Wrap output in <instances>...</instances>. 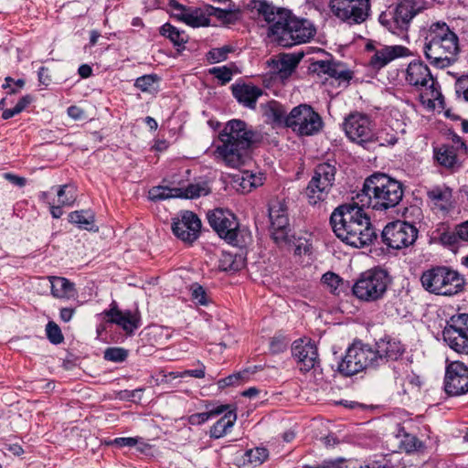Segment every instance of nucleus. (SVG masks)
I'll return each mask as SVG.
<instances>
[{
  "label": "nucleus",
  "instance_id": "nucleus-28",
  "mask_svg": "<svg viewBox=\"0 0 468 468\" xmlns=\"http://www.w3.org/2000/svg\"><path fill=\"white\" fill-rule=\"evenodd\" d=\"M107 315L112 323L120 325L127 333H133L139 326V319L131 311L122 312L112 308Z\"/></svg>",
  "mask_w": 468,
  "mask_h": 468
},
{
  "label": "nucleus",
  "instance_id": "nucleus-32",
  "mask_svg": "<svg viewBox=\"0 0 468 468\" xmlns=\"http://www.w3.org/2000/svg\"><path fill=\"white\" fill-rule=\"evenodd\" d=\"M69 220L72 224L77 225L80 229L85 230H93L94 229V215L90 210H77L70 212Z\"/></svg>",
  "mask_w": 468,
  "mask_h": 468
},
{
  "label": "nucleus",
  "instance_id": "nucleus-30",
  "mask_svg": "<svg viewBox=\"0 0 468 468\" xmlns=\"http://www.w3.org/2000/svg\"><path fill=\"white\" fill-rule=\"evenodd\" d=\"M300 58L291 54H282L272 60L273 69L281 79H286L297 67Z\"/></svg>",
  "mask_w": 468,
  "mask_h": 468
},
{
  "label": "nucleus",
  "instance_id": "nucleus-26",
  "mask_svg": "<svg viewBox=\"0 0 468 468\" xmlns=\"http://www.w3.org/2000/svg\"><path fill=\"white\" fill-rule=\"evenodd\" d=\"M237 420V414L230 407L224 412V415L214 423L208 431L211 439L218 440L227 435L233 428Z\"/></svg>",
  "mask_w": 468,
  "mask_h": 468
},
{
  "label": "nucleus",
  "instance_id": "nucleus-52",
  "mask_svg": "<svg viewBox=\"0 0 468 468\" xmlns=\"http://www.w3.org/2000/svg\"><path fill=\"white\" fill-rule=\"evenodd\" d=\"M352 72L343 63L336 66L335 71L331 76L338 80L348 82L352 79Z\"/></svg>",
  "mask_w": 468,
  "mask_h": 468
},
{
  "label": "nucleus",
  "instance_id": "nucleus-55",
  "mask_svg": "<svg viewBox=\"0 0 468 468\" xmlns=\"http://www.w3.org/2000/svg\"><path fill=\"white\" fill-rule=\"evenodd\" d=\"M170 6L172 7L174 16L184 22L189 8L185 7L176 1H171Z\"/></svg>",
  "mask_w": 468,
  "mask_h": 468
},
{
  "label": "nucleus",
  "instance_id": "nucleus-2",
  "mask_svg": "<svg viewBox=\"0 0 468 468\" xmlns=\"http://www.w3.org/2000/svg\"><path fill=\"white\" fill-rule=\"evenodd\" d=\"M364 207L357 204V198L354 197L352 202L337 207L330 217L336 237L355 248L368 246L377 238Z\"/></svg>",
  "mask_w": 468,
  "mask_h": 468
},
{
  "label": "nucleus",
  "instance_id": "nucleus-50",
  "mask_svg": "<svg viewBox=\"0 0 468 468\" xmlns=\"http://www.w3.org/2000/svg\"><path fill=\"white\" fill-rule=\"evenodd\" d=\"M455 91L459 97L468 101V75L460 77L455 82Z\"/></svg>",
  "mask_w": 468,
  "mask_h": 468
},
{
  "label": "nucleus",
  "instance_id": "nucleus-63",
  "mask_svg": "<svg viewBox=\"0 0 468 468\" xmlns=\"http://www.w3.org/2000/svg\"><path fill=\"white\" fill-rule=\"evenodd\" d=\"M37 77L38 81L45 86L49 85V83L51 82V77L48 73V69L46 67H41L38 69Z\"/></svg>",
  "mask_w": 468,
  "mask_h": 468
},
{
  "label": "nucleus",
  "instance_id": "nucleus-38",
  "mask_svg": "<svg viewBox=\"0 0 468 468\" xmlns=\"http://www.w3.org/2000/svg\"><path fill=\"white\" fill-rule=\"evenodd\" d=\"M184 23L193 27L207 26L209 18L198 8H189Z\"/></svg>",
  "mask_w": 468,
  "mask_h": 468
},
{
  "label": "nucleus",
  "instance_id": "nucleus-51",
  "mask_svg": "<svg viewBox=\"0 0 468 468\" xmlns=\"http://www.w3.org/2000/svg\"><path fill=\"white\" fill-rule=\"evenodd\" d=\"M374 141L378 142L380 145H393L398 142V137L395 133L381 131L375 134Z\"/></svg>",
  "mask_w": 468,
  "mask_h": 468
},
{
  "label": "nucleus",
  "instance_id": "nucleus-54",
  "mask_svg": "<svg viewBox=\"0 0 468 468\" xmlns=\"http://www.w3.org/2000/svg\"><path fill=\"white\" fill-rule=\"evenodd\" d=\"M402 444L408 452L417 451L421 447V442L412 435H406L402 441Z\"/></svg>",
  "mask_w": 468,
  "mask_h": 468
},
{
  "label": "nucleus",
  "instance_id": "nucleus-40",
  "mask_svg": "<svg viewBox=\"0 0 468 468\" xmlns=\"http://www.w3.org/2000/svg\"><path fill=\"white\" fill-rule=\"evenodd\" d=\"M248 462L254 465H261L269 458V451L264 447H256L245 452Z\"/></svg>",
  "mask_w": 468,
  "mask_h": 468
},
{
  "label": "nucleus",
  "instance_id": "nucleus-23",
  "mask_svg": "<svg viewBox=\"0 0 468 468\" xmlns=\"http://www.w3.org/2000/svg\"><path fill=\"white\" fill-rule=\"evenodd\" d=\"M410 55V49L401 45L384 46L379 49H377L374 55L371 57L369 63L374 69H382L392 60L408 57Z\"/></svg>",
  "mask_w": 468,
  "mask_h": 468
},
{
  "label": "nucleus",
  "instance_id": "nucleus-4",
  "mask_svg": "<svg viewBox=\"0 0 468 468\" xmlns=\"http://www.w3.org/2000/svg\"><path fill=\"white\" fill-rule=\"evenodd\" d=\"M460 52L459 37L444 22L432 23L425 33L423 53L431 66L446 69L453 65Z\"/></svg>",
  "mask_w": 468,
  "mask_h": 468
},
{
  "label": "nucleus",
  "instance_id": "nucleus-7",
  "mask_svg": "<svg viewBox=\"0 0 468 468\" xmlns=\"http://www.w3.org/2000/svg\"><path fill=\"white\" fill-rule=\"evenodd\" d=\"M420 282L427 292L437 295H454L464 285V280L459 272L445 266H437L423 271Z\"/></svg>",
  "mask_w": 468,
  "mask_h": 468
},
{
  "label": "nucleus",
  "instance_id": "nucleus-56",
  "mask_svg": "<svg viewBox=\"0 0 468 468\" xmlns=\"http://www.w3.org/2000/svg\"><path fill=\"white\" fill-rule=\"evenodd\" d=\"M183 375L195 378H204L206 376V367L203 363L198 362L197 368L184 370Z\"/></svg>",
  "mask_w": 468,
  "mask_h": 468
},
{
  "label": "nucleus",
  "instance_id": "nucleus-61",
  "mask_svg": "<svg viewBox=\"0 0 468 468\" xmlns=\"http://www.w3.org/2000/svg\"><path fill=\"white\" fill-rule=\"evenodd\" d=\"M69 116L76 121L84 119L85 112L78 106H70L68 108Z\"/></svg>",
  "mask_w": 468,
  "mask_h": 468
},
{
  "label": "nucleus",
  "instance_id": "nucleus-24",
  "mask_svg": "<svg viewBox=\"0 0 468 468\" xmlns=\"http://www.w3.org/2000/svg\"><path fill=\"white\" fill-rule=\"evenodd\" d=\"M432 209L443 216L453 208L452 191L446 186H437L428 191Z\"/></svg>",
  "mask_w": 468,
  "mask_h": 468
},
{
  "label": "nucleus",
  "instance_id": "nucleus-29",
  "mask_svg": "<svg viewBox=\"0 0 468 468\" xmlns=\"http://www.w3.org/2000/svg\"><path fill=\"white\" fill-rule=\"evenodd\" d=\"M229 408V405L228 404L212 405L209 403L206 405L207 411L188 416L187 421L190 425L198 426L207 422L211 418L223 414Z\"/></svg>",
  "mask_w": 468,
  "mask_h": 468
},
{
  "label": "nucleus",
  "instance_id": "nucleus-15",
  "mask_svg": "<svg viewBox=\"0 0 468 468\" xmlns=\"http://www.w3.org/2000/svg\"><path fill=\"white\" fill-rule=\"evenodd\" d=\"M416 15L417 9L414 3L410 0H403L396 5L390 18H388V15L381 14L379 22L390 32L404 38L407 37L410 23Z\"/></svg>",
  "mask_w": 468,
  "mask_h": 468
},
{
  "label": "nucleus",
  "instance_id": "nucleus-48",
  "mask_svg": "<svg viewBox=\"0 0 468 468\" xmlns=\"http://www.w3.org/2000/svg\"><path fill=\"white\" fill-rule=\"evenodd\" d=\"M218 268L224 271H235L238 270V266L235 263L233 255L230 253H223L219 260Z\"/></svg>",
  "mask_w": 468,
  "mask_h": 468
},
{
  "label": "nucleus",
  "instance_id": "nucleus-59",
  "mask_svg": "<svg viewBox=\"0 0 468 468\" xmlns=\"http://www.w3.org/2000/svg\"><path fill=\"white\" fill-rule=\"evenodd\" d=\"M330 61L331 60H318L313 64L314 70L318 73L327 74L330 69Z\"/></svg>",
  "mask_w": 468,
  "mask_h": 468
},
{
  "label": "nucleus",
  "instance_id": "nucleus-34",
  "mask_svg": "<svg viewBox=\"0 0 468 468\" xmlns=\"http://www.w3.org/2000/svg\"><path fill=\"white\" fill-rule=\"evenodd\" d=\"M180 187H169L165 186H154L149 190V198L153 201L165 200L180 197Z\"/></svg>",
  "mask_w": 468,
  "mask_h": 468
},
{
  "label": "nucleus",
  "instance_id": "nucleus-57",
  "mask_svg": "<svg viewBox=\"0 0 468 468\" xmlns=\"http://www.w3.org/2000/svg\"><path fill=\"white\" fill-rule=\"evenodd\" d=\"M243 174L249 180V183H253V189L263 185L264 176L261 173L243 171Z\"/></svg>",
  "mask_w": 468,
  "mask_h": 468
},
{
  "label": "nucleus",
  "instance_id": "nucleus-1",
  "mask_svg": "<svg viewBox=\"0 0 468 468\" xmlns=\"http://www.w3.org/2000/svg\"><path fill=\"white\" fill-rule=\"evenodd\" d=\"M250 6L268 25V37L279 46L291 48L305 43L315 34L309 20L299 19L289 10L276 7L266 0H253Z\"/></svg>",
  "mask_w": 468,
  "mask_h": 468
},
{
  "label": "nucleus",
  "instance_id": "nucleus-45",
  "mask_svg": "<svg viewBox=\"0 0 468 468\" xmlns=\"http://www.w3.org/2000/svg\"><path fill=\"white\" fill-rule=\"evenodd\" d=\"M128 356V351L122 347H109L104 352V358L112 362H122Z\"/></svg>",
  "mask_w": 468,
  "mask_h": 468
},
{
  "label": "nucleus",
  "instance_id": "nucleus-20",
  "mask_svg": "<svg viewBox=\"0 0 468 468\" xmlns=\"http://www.w3.org/2000/svg\"><path fill=\"white\" fill-rule=\"evenodd\" d=\"M201 221L198 217L191 212L185 211L180 218H175L172 224V231L184 242L192 243L200 233Z\"/></svg>",
  "mask_w": 468,
  "mask_h": 468
},
{
  "label": "nucleus",
  "instance_id": "nucleus-42",
  "mask_svg": "<svg viewBox=\"0 0 468 468\" xmlns=\"http://www.w3.org/2000/svg\"><path fill=\"white\" fill-rule=\"evenodd\" d=\"M248 371L238 372L221 378L218 381V388L223 389L227 387L236 386L243 383L248 378Z\"/></svg>",
  "mask_w": 468,
  "mask_h": 468
},
{
  "label": "nucleus",
  "instance_id": "nucleus-21",
  "mask_svg": "<svg viewBox=\"0 0 468 468\" xmlns=\"http://www.w3.org/2000/svg\"><path fill=\"white\" fill-rule=\"evenodd\" d=\"M292 354L297 359L299 369L302 372H308L315 369L319 364L318 352L315 344L310 340L303 339L294 341L292 347Z\"/></svg>",
  "mask_w": 468,
  "mask_h": 468
},
{
  "label": "nucleus",
  "instance_id": "nucleus-17",
  "mask_svg": "<svg viewBox=\"0 0 468 468\" xmlns=\"http://www.w3.org/2000/svg\"><path fill=\"white\" fill-rule=\"evenodd\" d=\"M344 130L346 136L358 144L374 142L373 123L367 114L360 112L349 114L345 119Z\"/></svg>",
  "mask_w": 468,
  "mask_h": 468
},
{
  "label": "nucleus",
  "instance_id": "nucleus-3",
  "mask_svg": "<svg viewBox=\"0 0 468 468\" xmlns=\"http://www.w3.org/2000/svg\"><path fill=\"white\" fill-rule=\"evenodd\" d=\"M253 138L254 133L245 122L229 121L218 134L219 144L215 152L217 158L231 168L246 165L251 159Z\"/></svg>",
  "mask_w": 468,
  "mask_h": 468
},
{
  "label": "nucleus",
  "instance_id": "nucleus-47",
  "mask_svg": "<svg viewBox=\"0 0 468 468\" xmlns=\"http://www.w3.org/2000/svg\"><path fill=\"white\" fill-rule=\"evenodd\" d=\"M209 72L218 80H221L222 84L229 82L232 78L231 70L225 66L212 68L209 69Z\"/></svg>",
  "mask_w": 468,
  "mask_h": 468
},
{
  "label": "nucleus",
  "instance_id": "nucleus-27",
  "mask_svg": "<svg viewBox=\"0 0 468 468\" xmlns=\"http://www.w3.org/2000/svg\"><path fill=\"white\" fill-rule=\"evenodd\" d=\"M51 284V294L55 298L71 299L77 295L75 285L69 280L64 277H48Z\"/></svg>",
  "mask_w": 468,
  "mask_h": 468
},
{
  "label": "nucleus",
  "instance_id": "nucleus-37",
  "mask_svg": "<svg viewBox=\"0 0 468 468\" xmlns=\"http://www.w3.org/2000/svg\"><path fill=\"white\" fill-rule=\"evenodd\" d=\"M58 202L62 206L71 207L77 199V190L73 185H62L57 189Z\"/></svg>",
  "mask_w": 468,
  "mask_h": 468
},
{
  "label": "nucleus",
  "instance_id": "nucleus-62",
  "mask_svg": "<svg viewBox=\"0 0 468 468\" xmlns=\"http://www.w3.org/2000/svg\"><path fill=\"white\" fill-rule=\"evenodd\" d=\"M239 190L242 193H249L253 189V183H249V180L244 176L243 172H241L240 177L238 178Z\"/></svg>",
  "mask_w": 468,
  "mask_h": 468
},
{
  "label": "nucleus",
  "instance_id": "nucleus-16",
  "mask_svg": "<svg viewBox=\"0 0 468 468\" xmlns=\"http://www.w3.org/2000/svg\"><path fill=\"white\" fill-rule=\"evenodd\" d=\"M448 346L458 353L468 354V314L453 315L442 332Z\"/></svg>",
  "mask_w": 468,
  "mask_h": 468
},
{
  "label": "nucleus",
  "instance_id": "nucleus-8",
  "mask_svg": "<svg viewBox=\"0 0 468 468\" xmlns=\"http://www.w3.org/2000/svg\"><path fill=\"white\" fill-rule=\"evenodd\" d=\"M404 79L409 85L420 91L423 102H432L441 98L440 85L423 61L410 62L405 70Z\"/></svg>",
  "mask_w": 468,
  "mask_h": 468
},
{
  "label": "nucleus",
  "instance_id": "nucleus-5",
  "mask_svg": "<svg viewBox=\"0 0 468 468\" xmlns=\"http://www.w3.org/2000/svg\"><path fill=\"white\" fill-rule=\"evenodd\" d=\"M402 184L384 173L367 177L356 197L357 204L375 210H388L399 204L403 197Z\"/></svg>",
  "mask_w": 468,
  "mask_h": 468
},
{
  "label": "nucleus",
  "instance_id": "nucleus-6",
  "mask_svg": "<svg viewBox=\"0 0 468 468\" xmlns=\"http://www.w3.org/2000/svg\"><path fill=\"white\" fill-rule=\"evenodd\" d=\"M391 281L386 270L372 268L359 275L353 284L352 292L362 302L375 303L384 298Z\"/></svg>",
  "mask_w": 468,
  "mask_h": 468
},
{
  "label": "nucleus",
  "instance_id": "nucleus-64",
  "mask_svg": "<svg viewBox=\"0 0 468 468\" xmlns=\"http://www.w3.org/2000/svg\"><path fill=\"white\" fill-rule=\"evenodd\" d=\"M340 461L339 460H327L324 461L321 464L313 466V465H303V468H340Z\"/></svg>",
  "mask_w": 468,
  "mask_h": 468
},
{
  "label": "nucleus",
  "instance_id": "nucleus-43",
  "mask_svg": "<svg viewBox=\"0 0 468 468\" xmlns=\"http://www.w3.org/2000/svg\"><path fill=\"white\" fill-rule=\"evenodd\" d=\"M233 51H234L233 47H231L229 45H226V46H223L220 48H212L207 53V59L211 63H218V62L226 60L228 58V55Z\"/></svg>",
  "mask_w": 468,
  "mask_h": 468
},
{
  "label": "nucleus",
  "instance_id": "nucleus-19",
  "mask_svg": "<svg viewBox=\"0 0 468 468\" xmlns=\"http://www.w3.org/2000/svg\"><path fill=\"white\" fill-rule=\"evenodd\" d=\"M445 391L452 396H460L468 392V367L461 362H452L447 367Z\"/></svg>",
  "mask_w": 468,
  "mask_h": 468
},
{
  "label": "nucleus",
  "instance_id": "nucleus-25",
  "mask_svg": "<svg viewBox=\"0 0 468 468\" xmlns=\"http://www.w3.org/2000/svg\"><path fill=\"white\" fill-rule=\"evenodd\" d=\"M232 95L239 103L249 109H255L257 100L262 95V90L250 83H235L231 86Z\"/></svg>",
  "mask_w": 468,
  "mask_h": 468
},
{
  "label": "nucleus",
  "instance_id": "nucleus-49",
  "mask_svg": "<svg viewBox=\"0 0 468 468\" xmlns=\"http://www.w3.org/2000/svg\"><path fill=\"white\" fill-rule=\"evenodd\" d=\"M192 299L198 304L205 305L207 303V294L202 286L195 283L191 286Z\"/></svg>",
  "mask_w": 468,
  "mask_h": 468
},
{
  "label": "nucleus",
  "instance_id": "nucleus-36",
  "mask_svg": "<svg viewBox=\"0 0 468 468\" xmlns=\"http://www.w3.org/2000/svg\"><path fill=\"white\" fill-rule=\"evenodd\" d=\"M162 36L168 37L176 46H181L187 41V36L184 31H180L174 26L166 23L160 28Z\"/></svg>",
  "mask_w": 468,
  "mask_h": 468
},
{
  "label": "nucleus",
  "instance_id": "nucleus-35",
  "mask_svg": "<svg viewBox=\"0 0 468 468\" xmlns=\"http://www.w3.org/2000/svg\"><path fill=\"white\" fill-rule=\"evenodd\" d=\"M181 198H197L207 196L210 192V188L206 182L189 184L186 188H180Z\"/></svg>",
  "mask_w": 468,
  "mask_h": 468
},
{
  "label": "nucleus",
  "instance_id": "nucleus-44",
  "mask_svg": "<svg viewBox=\"0 0 468 468\" xmlns=\"http://www.w3.org/2000/svg\"><path fill=\"white\" fill-rule=\"evenodd\" d=\"M322 282L334 294H339V286L343 283L342 279L334 272H326L322 277Z\"/></svg>",
  "mask_w": 468,
  "mask_h": 468
},
{
  "label": "nucleus",
  "instance_id": "nucleus-18",
  "mask_svg": "<svg viewBox=\"0 0 468 468\" xmlns=\"http://www.w3.org/2000/svg\"><path fill=\"white\" fill-rule=\"evenodd\" d=\"M271 235L277 244H282L288 239L289 218L287 206L284 201L272 200L269 205Z\"/></svg>",
  "mask_w": 468,
  "mask_h": 468
},
{
  "label": "nucleus",
  "instance_id": "nucleus-12",
  "mask_svg": "<svg viewBox=\"0 0 468 468\" xmlns=\"http://www.w3.org/2000/svg\"><path fill=\"white\" fill-rule=\"evenodd\" d=\"M332 13L349 25L361 24L369 16V0H329Z\"/></svg>",
  "mask_w": 468,
  "mask_h": 468
},
{
  "label": "nucleus",
  "instance_id": "nucleus-46",
  "mask_svg": "<svg viewBox=\"0 0 468 468\" xmlns=\"http://www.w3.org/2000/svg\"><path fill=\"white\" fill-rule=\"evenodd\" d=\"M47 336L52 344L58 345L63 341V335L60 328L53 322H49L46 326Z\"/></svg>",
  "mask_w": 468,
  "mask_h": 468
},
{
  "label": "nucleus",
  "instance_id": "nucleus-33",
  "mask_svg": "<svg viewBox=\"0 0 468 468\" xmlns=\"http://www.w3.org/2000/svg\"><path fill=\"white\" fill-rule=\"evenodd\" d=\"M435 158L441 165L453 167L457 162L456 151L453 146L442 145L435 149Z\"/></svg>",
  "mask_w": 468,
  "mask_h": 468
},
{
  "label": "nucleus",
  "instance_id": "nucleus-22",
  "mask_svg": "<svg viewBox=\"0 0 468 468\" xmlns=\"http://www.w3.org/2000/svg\"><path fill=\"white\" fill-rule=\"evenodd\" d=\"M376 346L375 354L378 367L389 360H398L405 351L400 341L390 337L380 339Z\"/></svg>",
  "mask_w": 468,
  "mask_h": 468
},
{
  "label": "nucleus",
  "instance_id": "nucleus-13",
  "mask_svg": "<svg viewBox=\"0 0 468 468\" xmlns=\"http://www.w3.org/2000/svg\"><path fill=\"white\" fill-rule=\"evenodd\" d=\"M207 218L210 227L228 243L237 245L239 224L236 216L228 209L216 208L208 211Z\"/></svg>",
  "mask_w": 468,
  "mask_h": 468
},
{
  "label": "nucleus",
  "instance_id": "nucleus-10",
  "mask_svg": "<svg viewBox=\"0 0 468 468\" xmlns=\"http://www.w3.org/2000/svg\"><path fill=\"white\" fill-rule=\"evenodd\" d=\"M375 349L361 341H355L346 350L338 365V370L346 377L353 376L367 368L378 367Z\"/></svg>",
  "mask_w": 468,
  "mask_h": 468
},
{
  "label": "nucleus",
  "instance_id": "nucleus-31",
  "mask_svg": "<svg viewBox=\"0 0 468 468\" xmlns=\"http://www.w3.org/2000/svg\"><path fill=\"white\" fill-rule=\"evenodd\" d=\"M263 115L267 121L271 123H282L285 124L286 112L283 106L278 101H271L262 105Z\"/></svg>",
  "mask_w": 468,
  "mask_h": 468
},
{
  "label": "nucleus",
  "instance_id": "nucleus-9",
  "mask_svg": "<svg viewBox=\"0 0 468 468\" xmlns=\"http://www.w3.org/2000/svg\"><path fill=\"white\" fill-rule=\"evenodd\" d=\"M285 126L299 137H311L322 132L324 121L311 105L302 103L293 107L287 114Z\"/></svg>",
  "mask_w": 468,
  "mask_h": 468
},
{
  "label": "nucleus",
  "instance_id": "nucleus-39",
  "mask_svg": "<svg viewBox=\"0 0 468 468\" xmlns=\"http://www.w3.org/2000/svg\"><path fill=\"white\" fill-rule=\"evenodd\" d=\"M159 77L155 74L144 75L136 79L134 86L144 92H153L156 90V85Z\"/></svg>",
  "mask_w": 468,
  "mask_h": 468
},
{
  "label": "nucleus",
  "instance_id": "nucleus-14",
  "mask_svg": "<svg viewBox=\"0 0 468 468\" xmlns=\"http://www.w3.org/2000/svg\"><path fill=\"white\" fill-rule=\"evenodd\" d=\"M381 237L388 247L400 250L415 242L418 229L408 222L398 220L388 223L382 230Z\"/></svg>",
  "mask_w": 468,
  "mask_h": 468
},
{
  "label": "nucleus",
  "instance_id": "nucleus-60",
  "mask_svg": "<svg viewBox=\"0 0 468 468\" xmlns=\"http://www.w3.org/2000/svg\"><path fill=\"white\" fill-rule=\"evenodd\" d=\"M144 388H136L133 390H124L121 392V399H125L129 400H135L136 399H141V394L144 392Z\"/></svg>",
  "mask_w": 468,
  "mask_h": 468
},
{
  "label": "nucleus",
  "instance_id": "nucleus-11",
  "mask_svg": "<svg viewBox=\"0 0 468 468\" xmlns=\"http://www.w3.org/2000/svg\"><path fill=\"white\" fill-rule=\"evenodd\" d=\"M335 172V167L328 163L316 165L305 191L310 204L315 205L327 197L334 186Z\"/></svg>",
  "mask_w": 468,
  "mask_h": 468
},
{
  "label": "nucleus",
  "instance_id": "nucleus-53",
  "mask_svg": "<svg viewBox=\"0 0 468 468\" xmlns=\"http://www.w3.org/2000/svg\"><path fill=\"white\" fill-rule=\"evenodd\" d=\"M141 438L138 437H118L115 438L111 444L115 445L117 447H133L135 446Z\"/></svg>",
  "mask_w": 468,
  "mask_h": 468
},
{
  "label": "nucleus",
  "instance_id": "nucleus-58",
  "mask_svg": "<svg viewBox=\"0 0 468 468\" xmlns=\"http://www.w3.org/2000/svg\"><path fill=\"white\" fill-rule=\"evenodd\" d=\"M455 234L461 240L468 242V220L456 226Z\"/></svg>",
  "mask_w": 468,
  "mask_h": 468
},
{
  "label": "nucleus",
  "instance_id": "nucleus-41",
  "mask_svg": "<svg viewBox=\"0 0 468 468\" xmlns=\"http://www.w3.org/2000/svg\"><path fill=\"white\" fill-rule=\"evenodd\" d=\"M33 101V97L29 94H27L20 98L18 102L16 104V106L9 110H4V112L2 113V118L4 120H8L15 115L19 114L22 112L31 102Z\"/></svg>",
  "mask_w": 468,
  "mask_h": 468
}]
</instances>
